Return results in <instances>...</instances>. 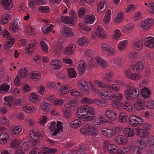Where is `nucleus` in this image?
I'll use <instances>...</instances> for the list:
<instances>
[{
	"mask_svg": "<svg viewBox=\"0 0 154 154\" xmlns=\"http://www.w3.org/2000/svg\"><path fill=\"white\" fill-rule=\"evenodd\" d=\"M69 15L71 16L69 17L67 16H61L60 17L61 22L66 24H71L73 26V22L74 20L76 18L77 15L75 11L73 10H72L70 12Z\"/></svg>",
	"mask_w": 154,
	"mask_h": 154,
	"instance_id": "1",
	"label": "nucleus"
},
{
	"mask_svg": "<svg viewBox=\"0 0 154 154\" xmlns=\"http://www.w3.org/2000/svg\"><path fill=\"white\" fill-rule=\"evenodd\" d=\"M61 34L66 38H71L74 36V33L69 28L64 27L61 29Z\"/></svg>",
	"mask_w": 154,
	"mask_h": 154,
	"instance_id": "2",
	"label": "nucleus"
},
{
	"mask_svg": "<svg viewBox=\"0 0 154 154\" xmlns=\"http://www.w3.org/2000/svg\"><path fill=\"white\" fill-rule=\"evenodd\" d=\"M95 34L96 36L99 38L102 39L106 38V35L105 32L104 30L102 27L99 25L97 26Z\"/></svg>",
	"mask_w": 154,
	"mask_h": 154,
	"instance_id": "3",
	"label": "nucleus"
},
{
	"mask_svg": "<svg viewBox=\"0 0 154 154\" xmlns=\"http://www.w3.org/2000/svg\"><path fill=\"white\" fill-rule=\"evenodd\" d=\"M105 114L106 117L111 120L113 121L116 119L117 114L114 110H107L106 111Z\"/></svg>",
	"mask_w": 154,
	"mask_h": 154,
	"instance_id": "4",
	"label": "nucleus"
},
{
	"mask_svg": "<svg viewBox=\"0 0 154 154\" xmlns=\"http://www.w3.org/2000/svg\"><path fill=\"white\" fill-rule=\"evenodd\" d=\"M145 100L143 99H138L137 100L136 103L134 104V107L135 109L138 110H141L144 109V107L145 105Z\"/></svg>",
	"mask_w": 154,
	"mask_h": 154,
	"instance_id": "5",
	"label": "nucleus"
},
{
	"mask_svg": "<svg viewBox=\"0 0 154 154\" xmlns=\"http://www.w3.org/2000/svg\"><path fill=\"white\" fill-rule=\"evenodd\" d=\"M115 142L118 144L124 145L128 141V139L124 136H117L115 137Z\"/></svg>",
	"mask_w": 154,
	"mask_h": 154,
	"instance_id": "6",
	"label": "nucleus"
},
{
	"mask_svg": "<svg viewBox=\"0 0 154 154\" xmlns=\"http://www.w3.org/2000/svg\"><path fill=\"white\" fill-rule=\"evenodd\" d=\"M42 135L39 133L38 131H35L33 135L31 136V138L34 141L33 143H40L39 140L42 139Z\"/></svg>",
	"mask_w": 154,
	"mask_h": 154,
	"instance_id": "7",
	"label": "nucleus"
},
{
	"mask_svg": "<svg viewBox=\"0 0 154 154\" xmlns=\"http://www.w3.org/2000/svg\"><path fill=\"white\" fill-rule=\"evenodd\" d=\"M146 41L144 42L145 45L149 48H152L154 47V38L152 37H146Z\"/></svg>",
	"mask_w": 154,
	"mask_h": 154,
	"instance_id": "8",
	"label": "nucleus"
},
{
	"mask_svg": "<svg viewBox=\"0 0 154 154\" xmlns=\"http://www.w3.org/2000/svg\"><path fill=\"white\" fill-rule=\"evenodd\" d=\"M136 131L137 135L143 138L146 137L149 135V132L145 129H140L139 128H137L136 129Z\"/></svg>",
	"mask_w": 154,
	"mask_h": 154,
	"instance_id": "9",
	"label": "nucleus"
},
{
	"mask_svg": "<svg viewBox=\"0 0 154 154\" xmlns=\"http://www.w3.org/2000/svg\"><path fill=\"white\" fill-rule=\"evenodd\" d=\"M124 133L128 137H132L135 134V132L132 129L128 127L125 128L124 130Z\"/></svg>",
	"mask_w": 154,
	"mask_h": 154,
	"instance_id": "10",
	"label": "nucleus"
},
{
	"mask_svg": "<svg viewBox=\"0 0 154 154\" xmlns=\"http://www.w3.org/2000/svg\"><path fill=\"white\" fill-rule=\"evenodd\" d=\"M86 110H82L81 115L80 118L81 119L85 121H90L91 120V118H93L92 116H90L87 115Z\"/></svg>",
	"mask_w": 154,
	"mask_h": 154,
	"instance_id": "11",
	"label": "nucleus"
},
{
	"mask_svg": "<svg viewBox=\"0 0 154 154\" xmlns=\"http://www.w3.org/2000/svg\"><path fill=\"white\" fill-rule=\"evenodd\" d=\"M52 66L54 69L58 70L62 66V63L60 60H53L51 62Z\"/></svg>",
	"mask_w": 154,
	"mask_h": 154,
	"instance_id": "12",
	"label": "nucleus"
},
{
	"mask_svg": "<svg viewBox=\"0 0 154 154\" xmlns=\"http://www.w3.org/2000/svg\"><path fill=\"white\" fill-rule=\"evenodd\" d=\"M140 91V94L144 99L148 98L150 94V91L147 88L142 89Z\"/></svg>",
	"mask_w": 154,
	"mask_h": 154,
	"instance_id": "13",
	"label": "nucleus"
},
{
	"mask_svg": "<svg viewBox=\"0 0 154 154\" xmlns=\"http://www.w3.org/2000/svg\"><path fill=\"white\" fill-rule=\"evenodd\" d=\"M93 102L97 105L101 106H104L108 104V102L105 100H100L99 99H94L93 100Z\"/></svg>",
	"mask_w": 154,
	"mask_h": 154,
	"instance_id": "14",
	"label": "nucleus"
},
{
	"mask_svg": "<svg viewBox=\"0 0 154 154\" xmlns=\"http://www.w3.org/2000/svg\"><path fill=\"white\" fill-rule=\"evenodd\" d=\"M99 96H102V98L106 100H111V96H109L107 91L105 90H102L98 92Z\"/></svg>",
	"mask_w": 154,
	"mask_h": 154,
	"instance_id": "15",
	"label": "nucleus"
},
{
	"mask_svg": "<svg viewBox=\"0 0 154 154\" xmlns=\"http://www.w3.org/2000/svg\"><path fill=\"white\" fill-rule=\"evenodd\" d=\"M95 17L92 15L91 16L87 15L85 17V19L83 20V22L85 24H87L90 23L92 24L95 20Z\"/></svg>",
	"mask_w": 154,
	"mask_h": 154,
	"instance_id": "16",
	"label": "nucleus"
},
{
	"mask_svg": "<svg viewBox=\"0 0 154 154\" xmlns=\"http://www.w3.org/2000/svg\"><path fill=\"white\" fill-rule=\"evenodd\" d=\"M68 75L70 78H75L77 76V74L76 71L73 68H69L67 69Z\"/></svg>",
	"mask_w": 154,
	"mask_h": 154,
	"instance_id": "17",
	"label": "nucleus"
},
{
	"mask_svg": "<svg viewBox=\"0 0 154 154\" xmlns=\"http://www.w3.org/2000/svg\"><path fill=\"white\" fill-rule=\"evenodd\" d=\"M137 118V116L135 115H132L129 116V123L131 126H136L137 125V123L136 122Z\"/></svg>",
	"mask_w": 154,
	"mask_h": 154,
	"instance_id": "18",
	"label": "nucleus"
},
{
	"mask_svg": "<svg viewBox=\"0 0 154 154\" xmlns=\"http://www.w3.org/2000/svg\"><path fill=\"white\" fill-rule=\"evenodd\" d=\"M11 17V16L10 14L4 15L2 18H0V23L2 24L6 23Z\"/></svg>",
	"mask_w": 154,
	"mask_h": 154,
	"instance_id": "19",
	"label": "nucleus"
},
{
	"mask_svg": "<svg viewBox=\"0 0 154 154\" xmlns=\"http://www.w3.org/2000/svg\"><path fill=\"white\" fill-rule=\"evenodd\" d=\"M112 132V131L109 129L106 128H103L102 129V134L104 136L107 137H110L112 136L114 134Z\"/></svg>",
	"mask_w": 154,
	"mask_h": 154,
	"instance_id": "20",
	"label": "nucleus"
},
{
	"mask_svg": "<svg viewBox=\"0 0 154 154\" xmlns=\"http://www.w3.org/2000/svg\"><path fill=\"white\" fill-rule=\"evenodd\" d=\"M63 46L61 43H58V45L54 49V53L57 56L59 55L63 49Z\"/></svg>",
	"mask_w": 154,
	"mask_h": 154,
	"instance_id": "21",
	"label": "nucleus"
},
{
	"mask_svg": "<svg viewBox=\"0 0 154 154\" xmlns=\"http://www.w3.org/2000/svg\"><path fill=\"white\" fill-rule=\"evenodd\" d=\"M95 60L97 63L99 64L102 67L105 68L107 66V63L104 60L100 57H97L95 58Z\"/></svg>",
	"mask_w": 154,
	"mask_h": 154,
	"instance_id": "22",
	"label": "nucleus"
},
{
	"mask_svg": "<svg viewBox=\"0 0 154 154\" xmlns=\"http://www.w3.org/2000/svg\"><path fill=\"white\" fill-rule=\"evenodd\" d=\"M111 11L109 9L108 10L107 13L106 12V14L105 15L103 18V21L106 24H108L111 20Z\"/></svg>",
	"mask_w": 154,
	"mask_h": 154,
	"instance_id": "23",
	"label": "nucleus"
},
{
	"mask_svg": "<svg viewBox=\"0 0 154 154\" xmlns=\"http://www.w3.org/2000/svg\"><path fill=\"white\" fill-rule=\"evenodd\" d=\"M107 149L108 151H109V152L111 154L116 153L118 151L117 147L112 144H109L107 146Z\"/></svg>",
	"mask_w": 154,
	"mask_h": 154,
	"instance_id": "24",
	"label": "nucleus"
},
{
	"mask_svg": "<svg viewBox=\"0 0 154 154\" xmlns=\"http://www.w3.org/2000/svg\"><path fill=\"white\" fill-rule=\"evenodd\" d=\"M71 89V87L69 85H66L64 86H62L60 88V92L62 94H66Z\"/></svg>",
	"mask_w": 154,
	"mask_h": 154,
	"instance_id": "25",
	"label": "nucleus"
},
{
	"mask_svg": "<svg viewBox=\"0 0 154 154\" xmlns=\"http://www.w3.org/2000/svg\"><path fill=\"white\" fill-rule=\"evenodd\" d=\"M105 2L103 1L101 2L98 4L97 10L98 13H100L103 12L105 10L106 6H104Z\"/></svg>",
	"mask_w": 154,
	"mask_h": 154,
	"instance_id": "26",
	"label": "nucleus"
},
{
	"mask_svg": "<svg viewBox=\"0 0 154 154\" xmlns=\"http://www.w3.org/2000/svg\"><path fill=\"white\" fill-rule=\"evenodd\" d=\"M10 86L6 83H3L0 86V92L4 93L7 92L9 89Z\"/></svg>",
	"mask_w": 154,
	"mask_h": 154,
	"instance_id": "27",
	"label": "nucleus"
},
{
	"mask_svg": "<svg viewBox=\"0 0 154 154\" xmlns=\"http://www.w3.org/2000/svg\"><path fill=\"white\" fill-rule=\"evenodd\" d=\"M128 43L127 40H125L119 42L118 45V48L120 50H123L126 47Z\"/></svg>",
	"mask_w": 154,
	"mask_h": 154,
	"instance_id": "28",
	"label": "nucleus"
},
{
	"mask_svg": "<svg viewBox=\"0 0 154 154\" xmlns=\"http://www.w3.org/2000/svg\"><path fill=\"white\" fill-rule=\"evenodd\" d=\"M128 119V118L126 114L123 112H121L119 116V121L120 122L125 123Z\"/></svg>",
	"mask_w": 154,
	"mask_h": 154,
	"instance_id": "29",
	"label": "nucleus"
},
{
	"mask_svg": "<svg viewBox=\"0 0 154 154\" xmlns=\"http://www.w3.org/2000/svg\"><path fill=\"white\" fill-rule=\"evenodd\" d=\"M88 134L93 136H96L97 133V130L96 128L90 127H88Z\"/></svg>",
	"mask_w": 154,
	"mask_h": 154,
	"instance_id": "30",
	"label": "nucleus"
},
{
	"mask_svg": "<svg viewBox=\"0 0 154 154\" xmlns=\"http://www.w3.org/2000/svg\"><path fill=\"white\" fill-rule=\"evenodd\" d=\"M39 96L35 93H33L29 95L30 100L32 102L36 103L37 100H38Z\"/></svg>",
	"mask_w": 154,
	"mask_h": 154,
	"instance_id": "31",
	"label": "nucleus"
},
{
	"mask_svg": "<svg viewBox=\"0 0 154 154\" xmlns=\"http://www.w3.org/2000/svg\"><path fill=\"white\" fill-rule=\"evenodd\" d=\"M40 106L42 110H48L51 109V105L48 103L43 102L41 103Z\"/></svg>",
	"mask_w": 154,
	"mask_h": 154,
	"instance_id": "32",
	"label": "nucleus"
},
{
	"mask_svg": "<svg viewBox=\"0 0 154 154\" xmlns=\"http://www.w3.org/2000/svg\"><path fill=\"white\" fill-rule=\"evenodd\" d=\"M77 43L81 46L87 45L88 42L86 38H80L77 41Z\"/></svg>",
	"mask_w": 154,
	"mask_h": 154,
	"instance_id": "33",
	"label": "nucleus"
},
{
	"mask_svg": "<svg viewBox=\"0 0 154 154\" xmlns=\"http://www.w3.org/2000/svg\"><path fill=\"white\" fill-rule=\"evenodd\" d=\"M15 42V39L14 38L11 39L9 41H8L5 46L6 49L7 50L11 48Z\"/></svg>",
	"mask_w": 154,
	"mask_h": 154,
	"instance_id": "34",
	"label": "nucleus"
},
{
	"mask_svg": "<svg viewBox=\"0 0 154 154\" xmlns=\"http://www.w3.org/2000/svg\"><path fill=\"white\" fill-rule=\"evenodd\" d=\"M21 76L24 78H26L28 75V72L27 68H24V69H21L18 72Z\"/></svg>",
	"mask_w": 154,
	"mask_h": 154,
	"instance_id": "35",
	"label": "nucleus"
},
{
	"mask_svg": "<svg viewBox=\"0 0 154 154\" xmlns=\"http://www.w3.org/2000/svg\"><path fill=\"white\" fill-rule=\"evenodd\" d=\"M124 16V14L123 13L120 12L118 14L115 20V23H118L122 21Z\"/></svg>",
	"mask_w": 154,
	"mask_h": 154,
	"instance_id": "36",
	"label": "nucleus"
},
{
	"mask_svg": "<svg viewBox=\"0 0 154 154\" xmlns=\"http://www.w3.org/2000/svg\"><path fill=\"white\" fill-rule=\"evenodd\" d=\"M11 129V130H12L11 134L12 135H18L21 132V129L20 128V129L19 127L17 126H15L13 127L12 128V129Z\"/></svg>",
	"mask_w": 154,
	"mask_h": 154,
	"instance_id": "37",
	"label": "nucleus"
},
{
	"mask_svg": "<svg viewBox=\"0 0 154 154\" xmlns=\"http://www.w3.org/2000/svg\"><path fill=\"white\" fill-rule=\"evenodd\" d=\"M81 125V122L80 120L76 119L71 122L70 126L74 128H75Z\"/></svg>",
	"mask_w": 154,
	"mask_h": 154,
	"instance_id": "38",
	"label": "nucleus"
},
{
	"mask_svg": "<svg viewBox=\"0 0 154 154\" xmlns=\"http://www.w3.org/2000/svg\"><path fill=\"white\" fill-rule=\"evenodd\" d=\"M133 44L134 46H136L135 48L137 50H139L142 47L143 42L142 40H140L138 42L136 41L135 43H133Z\"/></svg>",
	"mask_w": 154,
	"mask_h": 154,
	"instance_id": "39",
	"label": "nucleus"
},
{
	"mask_svg": "<svg viewBox=\"0 0 154 154\" xmlns=\"http://www.w3.org/2000/svg\"><path fill=\"white\" fill-rule=\"evenodd\" d=\"M1 124L2 125L5 126H8L9 124V120L5 116H2L0 119Z\"/></svg>",
	"mask_w": 154,
	"mask_h": 154,
	"instance_id": "40",
	"label": "nucleus"
},
{
	"mask_svg": "<svg viewBox=\"0 0 154 154\" xmlns=\"http://www.w3.org/2000/svg\"><path fill=\"white\" fill-rule=\"evenodd\" d=\"M89 125H85L80 129V132L83 135L88 134V127Z\"/></svg>",
	"mask_w": 154,
	"mask_h": 154,
	"instance_id": "41",
	"label": "nucleus"
},
{
	"mask_svg": "<svg viewBox=\"0 0 154 154\" xmlns=\"http://www.w3.org/2000/svg\"><path fill=\"white\" fill-rule=\"evenodd\" d=\"M138 146L140 148L143 149L145 148L146 146V141L144 140H141L138 141L137 143Z\"/></svg>",
	"mask_w": 154,
	"mask_h": 154,
	"instance_id": "42",
	"label": "nucleus"
},
{
	"mask_svg": "<svg viewBox=\"0 0 154 154\" xmlns=\"http://www.w3.org/2000/svg\"><path fill=\"white\" fill-rule=\"evenodd\" d=\"M38 10L41 12L45 13L49 12L50 11V9L48 6H42L39 7Z\"/></svg>",
	"mask_w": 154,
	"mask_h": 154,
	"instance_id": "43",
	"label": "nucleus"
},
{
	"mask_svg": "<svg viewBox=\"0 0 154 154\" xmlns=\"http://www.w3.org/2000/svg\"><path fill=\"white\" fill-rule=\"evenodd\" d=\"M40 42L42 51L45 52H48V47L47 44L44 41H42Z\"/></svg>",
	"mask_w": 154,
	"mask_h": 154,
	"instance_id": "44",
	"label": "nucleus"
},
{
	"mask_svg": "<svg viewBox=\"0 0 154 154\" xmlns=\"http://www.w3.org/2000/svg\"><path fill=\"white\" fill-rule=\"evenodd\" d=\"M136 70L140 72L143 69V65L141 62H137L135 66Z\"/></svg>",
	"mask_w": 154,
	"mask_h": 154,
	"instance_id": "45",
	"label": "nucleus"
},
{
	"mask_svg": "<svg viewBox=\"0 0 154 154\" xmlns=\"http://www.w3.org/2000/svg\"><path fill=\"white\" fill-rule=\"evenodd\" d=\"M15 21L14 22V23L12 26H11V25L9 26L10 29L14 33L17 32L19 30L17 24H15Z\"/></svg>",
	"mask_w": 154,
	"mask_h": 154,
	"instance_id": "46",
	"label": "nucleus"
},
{
	"mask_svg": "<svg viewBox=\"0 0 154 154\" xmlns=\"http://www.w3.org/2000/svg\"><path fill=\"white\" fill-rule=\"evenodd\" d=\"M87 113H88L87 115L90 116H92L93 118H91V120L93 119L94 117L95 116V112L94 109L92 108H91L89 109L86 110Z\"/></svg>",
	"mask_w": 154,
	"mask_h": 154,
	"instance_id": "47",
	"label": "nucleus"
},
{
	"mask_svg": "<svg viewBox=\"0 0 154 154\" xmlns=\"http://www.w3.org/2000/svg\"><path fill=\"white\" fill-rule=\"evenodd\" d=\"M123 96L122 94H118L116 95H111V100L113 98H115L116 100V101H118L120 102L122 100Z\"/></svg>",
	"mask_w": 154,
	"mask_h": 154,
	"instance_id": "48",
	"label": "nucleus"
},
{
	"mask_svg": "<svg viewBox=\"0 0 154 154\" xmlns=\"http://www.w3.org/2000/svg\"><path fill=\"white\" fill-rule=\"evenodd\" d=\"M79 85L80 88H82L85 87V88L88 90V84L84 80H80V83L79 84Z\"/></svg>",
	"mask_w": 154,
	"mask_h": 154,
	"instance_id": "49",
	"label": "nucleus"
},
{
	"mask_svg": "<svg viewBox=\"0 0 154 154\" xmlns=\"http://www.w3.org/2000/svg\"><path fill=\"white\" fill-rule=\"evenodd\" d=\"M53 27V25L51 24L50 26L47 27L46 29L45 27L42 29L43 32L44 34H48L51 31L52 28Z\"/></svg>",
	"mask_w": 154,
	"mask_h": 154,
	"instance_id": "50",
	"label": "nucleus"
},
{
	"mask_svg": "<svg viewBox=\"0 0 154 154\" xmlns=\"http://www.w3.org/2000/svg\"><path fill=\"white\" fill-rule=\"evenodd\" d=\"M141 26L142 27L143 29L146 30H147L149 29V26L148 25V22L147 20H144L141 23Z\"/></svg>",
	"mask_w": 154,
	"mask_h": 154,
	"instance_id": "51",
	"label": "nucleus"
},
{
	"mask_svg": "<svg viewBox=\"0 0 154 154\" xmlns=\"http://www.w3.org/2000/svg\"><path fill=\"white\" fill-rule=\"evenodd\" d=\"M145 103H146L147 107L149 109H152L154 107V101L152 100H150L146 101Z\"/></svg>",
	"mask_w": 154,
	"mask_h": 154,
	"instance_id": "52",
	"label": "nucleus"
},
{
	"mask_svg": "<svg viewBox=\"0 0 154 154\" xmlns=\"http://www.w3.org/2000/svg\"><path fill=\"white\" fill-rule=\"evenodd\" d=\"M131 88V86L129 87L128 89L125 91L124 94L127 100L130 99V97H131V92L130 89Z\"/></svg>",
	"mask_w": 154,
	"mask_h": 154,
	"instance_id": "53",
	"label": "nucleus"
},
{
	"mask_svg": "<svg viewBox=\"0 0 154 154\" xmlns=\"http://www.w3.org/2000/svg\"><path fill=\"white\" fill-rule=\"evenodd\" d=\"M64 115L65 117L69 118L71 117V112L70 109H65L64 112Z\"/></svg>",
	"mask_w": 154,
	"mask_h": 154,
	"instance_id": "54",
	"label": "nucleus"
},
{
	"mask_svg": "<svg viewBox=\"0 0 154 154\" xmlns=\"http://www.w3.org/2000/svg\"><path fill=\"white\" fill-rule=\"evenodd\" d=\"M85 12V10L84 8H80L78 12V16L79 18H81L82 17L84 16Z\"/></svg>",
	"mask_w": 154,
	"mask_h": 154,
	"instance_id": "55",
	"label": "nucleus"
},
{
	"mask_svg": "<svg viewBox=\"0 0 154 154\" xmlns=\"http://www.w3.org/2000/svg\"><path fill=\"white\" fill-rule=\"evenodd\" d=\"M94 82L97 85L99 86L100 87L103 88H105L107 87L108 85H106L103 82L98 81L97 80H95L94 81Z\"/></svg>",
	"mask_w": 154,
	"mask_h": 154,
	"instance_id": "56",
	"label": "nucleus"
},
{
	"mask_svg": "<svg viewBox=\"0 0 154 154\" xmlns=\"http://www.w3.org/2000/svg\"><path fill=\"white\" fill-rule=\"evenodd\" d=\"M31 75L32 77L31 78L32 79H38L39 78H37L36 77L41 75V73L39 72L37 73L36 72H34L31 73Z\"/></svg>",
	"mask_w": 154,
	"mask_h": 154,
	"instance_id": "57",
	"label": "nucleus"
},
{
	"mask_svg": "<svg viewBox=\"0 0 154 154\" xmlns=\"http://www.w3.org/2000/svg\"><path fill=\"white\" fill-rule=\"evenodd\" d=\"M86 152L85 147L84 146H81L79 148V150L77 154H85Z\"/></svg>",
	"mask_w": 154,
	"mask_h": 154,
	"instance_id": "58",
	"label": "nucleus"
},
{
	"mask_svg": "<svg viewBox=\"0 0 154 154\" xmlns=\"http://www.w3.org/2000/svg\"><path fill=\"white\" fill-rule=\"evenodd\" d=\"M4 8L5 9L7 10H10L12 8L13 5L11 3H7L3 4Z\"/></svg>",
	"mask_w": 154,
	"mask_h": 154,
	"instance_id": "59",
	"label": "nucleus"
},
{
	"mask_svg": "<svg viewBox=\"0 0 154 154\" xmlns=\"http://www.w3.org/2000/svg\"><path fill=\"white\" fill-rule=\"evenodd\" d=\"M148 143L150 146H153L154 145V137L153 136H151L148 137Z\"/></svg>",
	"mask_w": 154,
	"mask_h": 154,
	"instance_id": "60",
	"label": "nucleus"
},
{
	"mask_svg": "<svg viewBox=\"0 0 154 154\" xmlns=\"http://www.w3.org/2000/svg\"><path fill=\"white\" fill-rule=\"evenodd\" d=\"M119 86L118 85L113 84L112 86L108 85L107 88L110 90L118 91L119 90Z\"/></svg>",
	"mask_w": 154,
	"mask_h": 154,
	"instance_id": "61",
	"label": "nucleus"
},
{
	"mask_svg": "<svg viewBox=\"0 0 154 154\" xmlns=\"http://www.w3.org/2000/svg\"><path fill=\"white\" fill-rule=\"evenodd\" d=\"M86 69V67H81L78 66V71L79 73L81 75H82L84 74L85 72Z\"/></svg>",
	"mask_w": 154,
	"mask_h": 154,
	"instance_id": "62",
	"label": "nucleus"
},
{
	"mask_svg": "<svg viewBox=\"0 0 154 154\" xmlns=\"http://www.w3.org/2000/svg\"><path fill=\"white\" fill-rule=\"evenodd\" d=\"M81 102L84 103H86L89 104H91L93 103V101L90 98L86 97H84L82 99Z\"/></svg>",
	"mask_w": 154,
	"mask_h": 154,
	"instance_id": "63",
	"label": "nucleus"
},
{
	"mask_svg": "<svg viewBox=\"0 0 154 154\" xmlns=\"http://www.w3.org/2000/svg\"><path fill=\"white\" fill-rule=\"evenodd\" d=\"M121 32L120 30H116L114 34V38L116 39H118L120 37L121 35Z\"/></svg>",
	"mask_w": 154,
	"mask_h": 154,
	"instance_id": "64",
	"label": "nucleus"
}]
</instances>
